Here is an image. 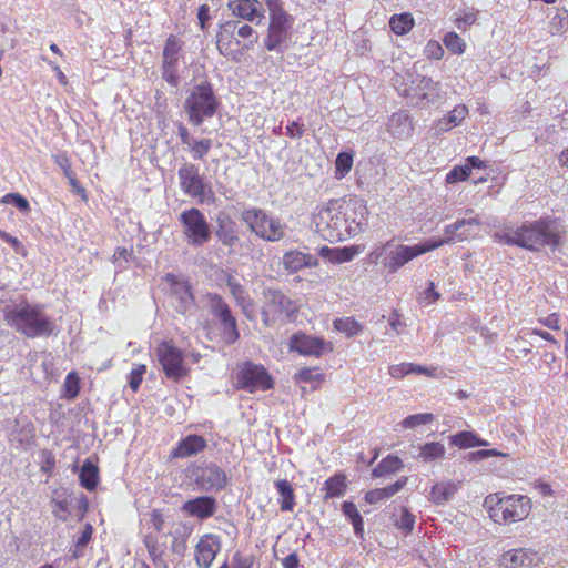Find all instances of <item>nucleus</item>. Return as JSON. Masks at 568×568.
Returning <instances> with one entry per match:
<instances>
[{"instance_id": "obj_2", "label": "nucleus", "mask_w": 568, "mask_h": 568, "mask_svg": "<svg viewBox=\"0 0 568 568\" xmlns=\"http://www.w3.org/2000/svg\"><path fill=\"white\" fill-rule=\"evenodd\" d=\"M518 247L530 252H538L544 246L557 247L560 242L556 222L549 217H540L536 221H526L517 227Z\"/></svg>"}, {"instance_id": "obj_9", "label": "nucleus", "mask_w": 568, "mask_h": 568, "mask_svg": "<svg viewBox=\"0 0 568 568\" xmlns=\"http://www.w3.org/2000/svg\"><path fill=\"white\" fill-rule=\"evenodd\" d=\"M179 221L186 243L193 247H201L212 237L211 225L205 215L196 207L184 210Z\"/></svg>"}, {"instance_id": "obj_16", "label": "nucleus", "mask_w": 568, "mask_h": 568, "mask_svg": "<svg viewBox=\"0 0 568 568\" xmlns=\"http://www.w3.org/2000/svg\"><path fill=\"white\" fill-rule=\"evenodd\" d=\"M181 44L180 40L171 34L164 44L162 53V78L173 88L180 83L179 59Z\"/></svg>"}, {"instance_id": "obj_15", "label": "nucleus", "mask_w": 568, "mask_h": 568, "mask_svg": "<svg viewBox=\"0 0 568 568\" xmlns=\"http://www.w3.org/2000/svg\"><path fill=\"white\" fill-rule=\"evenodd\" d=\"M378 257L384 256L382 264L390 273H396L406 263L417 257V252L414 245H395L392 241L381 246V251L377 253Z\"/></svg>"}, {"instance_id": "obj_4", "label": "nucleus", "mask_w": 568, "mask_h": 568, "mask_svg": "<svg viewBox=\"0 0 568 568\" xmlns=\"http://www.w3.org/2000/svg\"><path fill=\"white\" fill-rule=\"evenodd\" d=\"M219 100L209 81H201L189 92L183 109L189 122L200 126L206 119H211L217 111Z\"/></svg>"}, {"instance_id": "obj_59", "label": "nucleus", "mask_w": 568, "mask_h": 568, "mask_svg": "<svg viewBox=\"0 0 568 568\" xmlns=\"http://www.w3.org/2000/svg\"><path fill=\"white\" fill-rule=\"evenodd\" d=\"M500 455H501V453H499L496 449H480V450H476V452H470L467 455V459L469 462H480L483 459H486V458H489L493 456H500Z\"/></svg>"}, {"instance_id": "obj_26", "label": "nucleus", "mask_w": 568, "mask_h": 568, "mask_svg": "<svg viewBox=\"0 0 568 568\" xmlns=\"http://www.w3.org/2000/svg\"><path fill=\"white\" fill-rule=\"evenodd\" d=\"M318 260L315 255L292 250L283 255V266L288 273H296L304 267H315Z\"/></svg>"}, {"instance_id": "obj_19", "label": "nucleus", "mask_w": 568, "mask_h": 568, "mask_svg": "<svg viewBox=\"0 0 568 568\" xmlns=\"http://www.w3.org/2000/svg\"><path fill=\"white\" fill-rule=\"evenodd\" d=\"M219 508L217 499L211 495H203L186 500L182 505V511L191 517L205 520L214 516Z\"/></svg>"}, {"instance_id": "obj_38", "label": "nucleus", "mask_w": 568, "mask_h": 568, "mask_svg": "<svg viewBox=\"0 0 568 568\" xmlns=\"http://www.w3.org/2000/svg\"><path fill=\"white\" fill-rule=\"evenodd\" d=\"M414 26V19L410 13L394 14L389 20L392 31L398 36L406 34Z\"/></svg>"}, {"instance_id": "obj_20", "label": "nucleus", "mask_w": 568, "mask_h": 568, "mask_svg": "<svg viewBox=\"0 0 568 568\" xmlns=\"http://www.w3.org/2000/svg\"><path fill=\"white\" fill-rule=\"evenodd\" d=\"M235 30L239 37L248 39V42L243 45L244 49H251V47L258 40L257 32L251 26L241 23V21L237 20L226 21L221 26V31L217 34V49L220 53L225 54L223 51V40L225 34L233 36Z\"/></svg>"}, {"instance_id": "obj_6", "label": "nucleus", "mask_w": 568, "mask_h": 568, "mask_svg": "<svg viewBox=\"0 0 568 568\" xmlns=\"http://www.w3.org/2000/svg\"><path fill=\"white\" fill-rule=\"evenodd\" d=\"M241 220L253 234L266 242H278L286 235V225L265 210L258 207L246 209L241 213Z\"/></svg>"}, {"instance_id": "obj_52", "label": "nucleus", "mask_w": 568, "mask_h": 568, "mask_svg": "<svg viewBox=\"0 0 568 568\" xmlns=\"http://www.w3.org/2000/svg\"><path fill=\"white\" fill-rule=\"evenodd\" d=\"M92 534H93L92 526L90 524H87L75 542V549L73 551V557L77 558L81 555L82 550L87 547V545L91 540Z\"/></svg>"}, {"instance_id": "obj_50", "label": "nucleus", "mask_w": 568, "mask_h": 568, "mask_svg": "<svg viewBox=\"0 0 568 568\" xmlns=\"http://www.w3.org/2000/svg\"><path fill=\"white\" fill-rule=\"evenodd\" d=\"M434 420V415L430 413L409 415L403 419L402 426L404 428H415L419 425H426Z\"/></svg>"}, {"instance_id": "obj_48", "label": "nucleus", "mask_w": 568, "mask_h": 568, "mask_svg": "<svg viewBox=\"0 0 568 568\" xmlns=\"http://www.w3.org/2000/svg\"><path fill=\"white\" fill-rule=\"evenodd\" d=\"M212 146L211 139L193 140L189 146L194 160H203Z\"/></svg>"}, {"instance_id": "obj_23", "label": "nucleus", "mask_w": 568, "mask_h": 568, "mask_svg": "<svg viewBox=\"0 0 568 568\" xmlns=\"http://www.w3.org/2000/svg\"><path fill=\"white\" fill-rule=\"evenodd\" d=\"M215 236L217 240L230 248L234 247L239 241V230L235 221L226 213H219L216 216Z\"/></svg>"}, {"instance_id": "obj_24", "label": "nucleus", "mask_w": 568, "mask_h": 568, "mask_svg": "<svg viewBox=\"0 0 568 568\" xmlns=\"http://www.w3.org/2000/svg\"><path fill=\"white\" fill-rule=\"evenodd\" d=\"M506 518L508 521H520L525 519L531 510L530 498L524 495L504 496Z\"/></svg>"}, {"instance_id": "obj_25", "label": "nucleus", "mask_w": 568, "mask_h": 568, "mask_svg": "<svg viewBox=\"0 0 568 568\" xmlns=\"http://www.w3.org/2000/svg\"><path fill=\"white\" fill-rule=\"evenodd\" d=\"M207 446L204 437L196 434L182 438L171 452L172 458H189L202 453Z\"/></svg>"}, {"instance_id": "obj_27", "label": "nucleus", "mask_w": 568, "mask_h": 568, "mask_svg": "<svg viewBox=\"0 0 568 568\" xmlns=\"http://www.w3.org/2000/svg\"><path fill=\"white\" fill-rule=\"evenodd\" d=\"M500 562L505 568H530L535 565V554L525 549H513L503 554Z\"/></svg>"}, {"instance_id": "obj_37", "label": "nucleus", "mask_w": 568, "mask_h": 568, "mask_svg": "<svg viewBox=\"0 0 568 568\" xmlns=\"http://www.w3.org/2000/svg\"><path fill=\"white\" fill-rule=\"evenodd\" d=\"M450 444L459 448L486 446L487 442L479 438L475 433L463 430L450 436Z\"/></svg>"}, {"instance_id": "obj_14", "label": "nucleus", "mask_w": 568, "mask_h": 568, "mask_svg": "<svg viewBox=\"0 0 568 568\" xmlns=\"http://www.w3.org/2000/svg\"><path fill=\"white\" fill-rule=\"evenodd\" d=\"M288 351L303 356L321 357L326 351H332V344L322 337L308 335L298 331L294 333L287 343Z\"/></svg>"}, {"instance_id": "obj_45", "label": "nucleus", "mask_w": 568, "mask_h": 568, "mask_svg": "<svg viewBox=\"0 0 568 568\" xmlns=\"http://www.w3.org/2000/svg\"><path fill=\"white\" fill-rule=\"evenodd\" d=\"M225 284L230 290L231 295L235 300V303L245 302L250 297L246 288L240 283V281L232 274H226Z\"/></svg>"}, {"instance_id": "obj_63", "label": "nucleus", "mask_w": 568, "mask_h": 568, "mask_svg": "<svg viewBox=\"0 0 568 568\" xmlns=\"http://www.w3.org/2000/svg\"><path fill=\"white\" fill-rule=\"evenodd\" d=\"M305 132V128L303 123H300L298 121H292L286 126V134L292 139H300L303 136Z\"/></svg>"}, {"instance_id": "obj_18", "label": "nucleus", "mask_w": 568, "mask_h": 568, "mask_svg": "<svg viewBox=\"0 0 568 568\" xmlns=\"http://www.w3.org/2000/svg\"><path fill=\"white\" fill-rule=\"evenodd\" d=\"M165 282L170 285V294L175 301L176 312L185 314L194 305V296L190 283L171 273L165 275Z\"/></svg>"}, {"instance_id": "obj_61", "label": "nucleus", "mask_w": 568, "mask_h": 568, "mask_svg": "<svg viewBox=\"0 0 568 568\" xmlns=\"http://www.w3.org/2000/svg\"><path fill=\"white\" fill-rule=\"evenodd\" d=\"M236 305L241 308L243 315L248 321H254L256 318V312L254 308V302L251 297L246 298L245 302H239Z\"/></svg>"}, {"instance_id": "obj_49", "label": "nucleus", "mask_w": 568, "mask_h": 568, "mask_svg": "<svg viewBox=\"0 0 568 568\" xmlns=\"http://www.w3.org/2000/svg\"><path fill=\"white\" fill-rule=\"evenodd\" d=\"M445 47L453 52L454 54H462L465 51V42L464 40L455 32H448L444 37Z\"/></svg>"}, {"instance_id": "obj_41", "label": "nucleus", "mask_w": 568, "mask_h": 568, "mask_svg": "<svg viewBox=\"0 0 568 568\" xmlns=\"http://www.w3.org/2000/svg\"><path fill=\"white\" fill-rule=\"evenodd\" d=\"M333 326L337 332L345 334L347 337H353L363 329L362 324L354 317L336 318L333 322Z\"/></svg>"}, {"instance_id": "obj_17", "label": "nucleus", "mask_w": 568, "mask_h": 568, "mask_svg": "<svg viewBox=\"0 0 568 568\" xmlns=\"http://www.w3.org/2000/svg\"><path fill=\"white\" fill-rule=\"evenodd\" d=\"M344 210L348 239L364 232L368 220V210L364 201L359 199L345 200Z\"/></svg>"}, {"instance_id": "obj_36", "label": "nucleus", "mask_w": 568, "mask_h": 568, "mask_svg": "<svg viewBox=\"0 0 568 568\" xmlns=\"http://www.w3.org/2000/svg\"><path fill=\"white\" fill-rule=\"evenodd\" d=\"M342 513L352 523L356 537L363 538L364 537V520H363L362 515L357 510L356 505L352 501H344L342 504Z\"/></svg>"}, {"instance_id": "obj_40", "label": "nucleus", "mask_w": 568, "mask_h": 568, "mask_svg": "<svg viewBox=\"0 0 568 568\" xmlns=\"http://www.w3.org/2000/svg\"><path fill=\"white\" fill-rule=\"evenodd\" d=\"M403 468V462L396 456H387L373 469L374 477H383L386 474H393Z\"/></svg>"}, {"instance_id": "obj_34", "label": "nucleus", "mask_w": 568, "mask_h": 568, "mask_svg": "<svg viewBox=\"0 0 568 568\" xmlns=\"http://www.w3.org/2000/svg\"><path fill=\"white\" fill-rule=\"evenodd\" d=\"M275 488L281 496V510L292 511L295 506V494L291 483L286 479H280L275 481Z\"/></svg>"}, {"instance_id": "obj_7", "label": "nucleus", "mask_w": 568, "mask_h": 568, "mask_svg": "<svg viewBox=\"0 0 568 568\" xmlns=\"http://www.w3.org/2000/svg\"><path fill=\"white\" fill-rule=\"evenodd\" d=\"M262 321L265 327H272L276 321L285 317L288 321L296 318L298 307L294 301L282 291L265 287L262 291Z\"/></svg>"}, {"instance_id": "obj_21", "label": "nucleus", "mask_w": 568, "mask_h": 568, "mask_svg": "<svg viewBox=\"0 0 568 568\" xmlns=\"http://www.w3.org/2000/svg\"><path fill=\"white\" fill-rule=\"evenodd\" d=\"M221 550L219 537L206 534L202 536L195 546V561L199 568H210L216 555Z\"/></svg>"}, {"instance_id": "obj_60", "label": "nucleus", "mask_w": 568, "mask_h": 568, "mask_svg": "<svg viewBox=\"0 0 568 568\" xmlns=\"http://www.w3.org/2000/svg\"><path fill=\"white\" fill-rule=\"evenodd\" d=\"M440 297V294L435 290L434 282H428L427 288L423 292L420 301L425 303L426 305L432 304L436 301H438Z\"/></svg>"}, {"instance_id": "obj_22", "label": "nucleus", "mask_w": 568, "mask_h": 568, "mask_svg": "<svg viewBox=\"0 0 568 568\" xmlns=\"http://www.w3.org/2000/svg\"><path fill=\"white\" fill-rule=\"evenodd\" d=\"M227 7L234 16L250 22L260 23L264 19V9L258 0H229Z\"/></svg>"}, {"instance_id": "obj_5", "label": "nucleus", "mask_w": 568, "mask_h": 568, "mask_svg": "<svg viewBox=\"0 0 568 568\" xmlns=\"http://www.w3.org/2000/svg\"><path fill=\"white\" fill-rule=\"evenodd\" d=\"M270 12V24L264 45L268 51L284 52L283 44L290 39L294 18L287 13L281 0H264Z\"/></svg>"}, {"instance_id": "obj_3", "label": "nucleus", "mask_w": 568, "mask_h": 568, "mask_svg": "<svg viewBox=\"0 0 568 568\" xmlns=\"http://www.w3.org/2000/svg\"><path fill=\"white\" fill-rule=\"evenodd\" d=\"M344 206V199L331 200L313 217L316 232L331 243L348 240Z\"/></svg>"}, {"instance_id": "obj_46", "label": "nucleus", "mask_w": 568, "mask_h": 568, "mask_svg": "<svg viewBox=\"0 0 568 568\" xmlns=\"http://www.w3.org/2000/svg\"><path fill=\"white\" fill-rule=\"evenodd\" d=\"M415 525V516L405 507L400 509L398 518L395 519V526L405 535H409Z\"/></svg>"}, {"instance_id": "obj_57", "label": "nucleus", "mask_w": 568, "mask_h": 568, "mask_svg": "<svg viewBox=\"0 0 568 568\" xmlns=\"http://www.w3.org/2000/svg\"><path fill=\"white\" fill-rule=\"evenodd\" d=\"M54 163L63 171L67 179H71L75 173L71 169V163L65 154H58L54 156Z\"/></svg>"}, {"instance_id": "obj_32", "label": "nucleus", "mask_w": 568, "mask_h": 568, "mask_svg": "<svg viewBox=\"0 0 568 568\" xmlns=\"http://www.w3.org/2000/svg\"><path fill=\"white\" fill-rule=\"evenodd\" d=\"M458 490V485L454 481H440L433 486L430 500L437 505L448 501Z\"/></svg>"}, {"instance_id": "obj_53", "label": "nucleus", "mask_w": 568, "mask_h": 568, "mask_svg": "<svg viewBox=\"0 0 568 568\" xmlns=\"http://www.w3.org/2000/svg\"><path fill=\"white\" fill-rule=\"evenodd\" d=\"M3 202L7 204H12L13 206H16L19 211H21L23 213L30 211V204H29L28 200L19 193H9V194L4 195Z\"/></svg>"}, {"instance_id": "obj_55", "label": "nucleus", "mask_w": 568, "mask_h": 568, "mask_svg": "<svg viewBox=\"0 0 568 568\" xmlns=\"http://www.w3.org/2000/svg\"><path fill=\"white\" fill-rule=\"evenodd\" d=\"M145 372L146 366L141 364L133 368L129 374V386L133 392H136L139 389Z\"/></svg>"}, {"instance_id": "obj_10", "label": "nucleus", "mask_w": 568, "mask_h": 568, "mask_svg": "<svg viewBox=\"0 0 568 568\" xmlns=\"http://www.w3.org/2000/svg\"><path fill=\"white\" fill-rule=\"evenodd\" d=\"M206 298L210 313L220 323L223 339L227 344H234L240 338V332L230 305L216 293H209Z\"/></svg>"}, {"instance_id": "obj_44", "label": "nucleus", "mask_w": 568, "mask_h": 568, "mask_svg": "<svg viewBox=\"0 0 568 568\" xmlns=\"http://www.w3.org/2000/svg\"><path fill=\"white\" fill-rule=\"evenodd\" d=\"M462 229H464L462 220H457L455 223L446 225L444 229L446 236L443 239V242H445V244H450L456 240L460 242L467 240L469 234L459 232Z\"/></svg>"}, {"instance_id": "obj_58", "label": "nucleus", "mask_w": 568, "mask_h": 568, "mask_svg": "<svg viewBox=\"0 0 568 568\" xmlns=\"http://www.w3.org/2000/svg\"><path fill=\"white\" fill-rule=\"evenodd\" d=\"M505 504H507V501H505V499L503 498L501 503H499L497 506H495L494 508H491L488 511L489 513V517L495 523L501 524V523H507L508 521L507 518H506Z\"/></svg>"}, {"instance_id": "obj_11", "label": "nucleus", "mask_w": 568, "mask_h": 568, "mask_svg": "<svg viewBox=\"0 0 568 568\" xmlns=\"http://www.w3.org/2000/svg\"><path fill=\"white\" fill-rule=\"evenodd\" d=\"M181 191L193 199H197L201 203L207 196H213L210 182L204 180L200 173L197 165L193 163H184L178 171Z\"/></svg>"}, {"instance_id": "obj_29", "label": "nucleus", "mask_w": 568, "mask_h": 568, "mask_svg": "<svg viewBox=\"0 0 568 568\" xmlns=\"http://www.w3.org/2000/svg\"><path fill=\"white\" fill-rule=\"evenodd\" d=\"M417 90L420 91V100L435 104L440 101V84L429 77H422L416 81Z\"/></svg>"}, {"instance_id": "obj_43", "label": "nucleus", "mask_w": 568, "mask_h": 568, "mask_svg": "<svg viewBox=\"0 0 568 568\" xmlns=\"http://www.w3.org/2000/svg\"><path fill=\"white\" fill-rule=\"evenodd\" d=\"M324 375L317 373L314 368H302L295 374L297 383L311 384V388L316 389L322 383Z\"/></svg>"}, {"instance_id": "obj_28", "label": "nucleus", "mask_w": 568, "mask_h": 568, "mask_svg": "<svg viewBox=\"0 0 568 568\" xmlns=\"http://www.w3.org/2000/svg\"><path fill=\"white\" fill-rule=\"evenodd\" d=\"M388 132L397 139L408 138L413 132V124L409 115L404 112L394 113L387 123Z\"/></svg>"}, {"instance_id": "obj_54", "label": "nucleus", "mask_w": 568, "mask_h": 568, "mask_svg": "<svg viewBox=\"0 0 568 568\" xmlns=\"http://www.w3.org/2000/svg\"><path fill=\"white\" fill-rule=\"evenodd\" d=\"M470 174V169L468 165H457L453 170H450L446 175V182L449 184L464 181Z\"/></svg>"}, {"instance_id": "obj_62", "label": "nucleus", "mask_w": 568, "mask_h": 568, "mask_svg": "<svg viewBox=\"0 0 568 568\" xmlns=\"http://www.w3.org/2000/svg\"><path fill=\"white\" fill-rule=\"evenodd\" d=\"M476 19H477L476 13L473 11H469V12H465L463 16H459L456 19L455 23L459 30H465L467 27L474 24Z\"/></svg>"}, {"instance_id": "obj_12", "label": "nucleus", "mask_w": 568, "mask_h": 568, "mask_svg": "<svg viewBox=\"0 0 568 568\" xmlns=\"http://www.w3.org/2000/svg\"><path fill=\"white\" fill-rule=\"evenodd\" d=\"M236 386L248 393L267 390L273 387V379L264 366L245 362L236 372Z\"/></svg>"}, {"instance_id": "obj_33", "label": "nucleus", "mask_w": 568, "mask_h": 568, "mask_svg": "<svg viewBox=\"0 0 568 568\" xmlns=\"http://www.w3.org/2000/svg\"><path fill=\"white\" fill-rule=\"evenodd\" d=\"M79 479L82 487L89 491L94 490L99 483L98 466L90 459H87L80 469Z\"/></svg>"}, {"instance_id": "obj_42", "label": "nucleus", "mask_w": 568, "mask_h": 568, "mask_svg": "<svg viewBox=\"0 0 568 568\" xmlns=\"http://www.w3.org/2000/svg\"><path fill=\"white\" fill-rule=\"evenodd\" d=\"M353 153L342 151L337 154L335 160V178L343 179L352 169L353 165Z\"/></svg>"}, {"instance_id": "obj_35", "label": "nucleus", "mask_w": 568, "mask_h": 568, "mask_svg": "<svg viewBox=\"0 0 568 568\" xmlns=\"http://www.w3.org/2000/svg\"><path fill=\"white\" fill-rule=\"evenodd\" d=\"M322 490H325L324 499L342 497L346 491V477L343 474L329 477L325 480Z\"/></svg>"}, {"instance_id": "obj_47", "label": "nucleus", "mask_w": 568, "mask_h": 568, "mask_svg": "<svg viewBox=\"0 0 568 568\" xmlns=\"http://www.w3.org/2000/svg\"><path fill=\"white\" fill-rule=\"evenodd\" d=\"M494 240L498 243L518 246V232L510 226H506L501 231H496L493 235Z\"/></svg>"}, {"instance_id": "obj_30", "label": "nucleus", "mask_w": 568, "mask_h": 568, "mask_svg": "<svg viewBox=\"0 0 568 568\" xmlns=\"http://www.w3.org/2000/svg\"><path fill=\"white\" fill-rule=\"evenodd\" d=\"M406 481L407 478L402 477L389 486L369 490L365 495V500L369 504H376L378 501L386 500L397 494L406 485Z\"/></svg>"}, {"instance_id": "obj_8", "label": "nucleus", "mask_w": 568, "mask_h": 568, "mask_svg": "<svg viewBox=\"0 0 568 568\" xmlns=\"http://www.w3.org/2000/svg\"><path fill=\"white\" fill-rule=\"evenodd\" d=\"M189 477L196 488L206 494L220 493L227 486L229 477L214 462H200L187 468Z\"/></svg>"}, {"instance_id": "obj_31", "label": "nucleus", "mask_w": 568, "mask_h": 568, "mask_svg": "<svg viewBox=\"0 0 568 568\" xmlns=\"http://www.w3.org/2000/svg\"><path fill=\"white\" fill-rule=\"evenodd\" d=\"M468 110L466 105L460 104L455 106L447 115L440 119L436 124L438 133L447 132L452 128L457 126L466 116Z\"/></svg>"}, {"instance_id": "obj_64", "label": "nucleus", "mask_w": 568, "mask_h": 568, "mask_svg": "<svg viewBox=\"0 0 568 568\" xmlns=\"http://www.w3.org/2000/svg\"><path fill=\"white\" fill-rule=\"evenodd\" d=\"M232 567L233 568H252L253 567V558L244 557L237 551L233 556Z\"/></svg>"}, {"instance_id": "obj_13", "label": "nucleus", "mask_w": 568, "mask_h": 568, "mask_svg": "<svg viewBox=\"0 0 568 568\" xmlns=\"http://www.w3.org/2000/svg\"><path fill=\"white\" fill-rule=\"evenodd\" d=\"M155 353L168 378L178 382L187 375L183 352L171 342H161Z\"/></svg>"}, {"instance_id": "obj_56", "label": "nucleus", "mask_w": 568, "mask_h": 568, "mask_svg": "<svg viewBox=\"0 0 568 568\" xmlns=\"http://www.w3.org/2000/svg\"><path fill=\"white\" fill-rule=\"evenodd\" d=\"M444 244H445V242H443V239H440V240L429 239V240H426L425 242L415 244L414 246L416 248L417 255L419 256L427 252L434 251Z\"/></svg>"}, {"instance_id": "obj_51", "label": "nucleus", "mask_w": 568, "mask_h": 568, "mask_svg": "<svg viewBox=\"0 0 568 568\" xmlns=\"http://www.w3.org/2000/svg\"><path fill=\"white\" fill-rule=\"evenodd\" d=\"M65 396L70 399L75 398L80 392V379L74 372L67 375L64 381Z\"/></svg>"}, {"instance_id": "obj_1", "label": "nucleus", "mask_w": 568, "mask_h": 568, "mask_svg": "<svg viewBox=\"0 0 568 568\" xmlns=\"http://www.w3.org/2000/svg\"><path fill=\"white\" fill-rule=\"evenodd\" d=\"M4 318L9 326L28 338L50 336L54 328V322L47 316L43 307L22 303L6 311Z\"/></svg>"}, {"instance_id": "obj_39", "label": "nucleus", "mask_w": 568, "mask_h": 568, "mask_svg": "<svg viewBox=\"0 0 568 568\" xmlns=\"http://www.w3.org/2000/svg\"><path fill=\"white\" fill-rule=\"evenodd\" d=\"M445 454V447L438 442L426 443L419 447L417 458L423 459L425 463L434 462Z\"/></svg>"}]
</instances>
